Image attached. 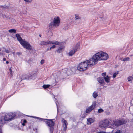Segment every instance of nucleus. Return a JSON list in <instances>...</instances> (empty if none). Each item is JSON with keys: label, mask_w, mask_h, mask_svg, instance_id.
I'll list each match as a JSON object with an SVG mask.
<instances>
[{"label": "nucleus", "mask_w": 133, "mask_h": 133, "mask_svg": "<svg viewBox=\"0 0 133 133\" xmlns=\"http://www.w3.org/2000/svg\"><path fill=\"white\" fill-rule=\"evenodd\" d=\"M97 81L101 84H102L104 83V80L103 77H99L97 78Z\"/></svg>", "instance_id": "dca6fc26"}, {"label": "nucleus", "mask_w": 133, "mask_h": 133, "mask_svg": "<svg viewBox=\"0 0 133 133\" xmlns=\"http://www.w3.org/2000/svg\"><path fill=\"white\" fill-rule=\"evenodd\" d=\"M55 44L56 45H58L60 44L59 42L57 41H50V44Z\"/></svg>", "instance_id": "6ab92c4d"}, {"label": "nucleus", "mask_w": 133, "mask_h": 133, "mask_svg": "<svg viewBox=\"0 0 133 133\" xmlns=\"http://www.w3.org/2000/svg\"><path fill=\"white\" fill-rule=\"evenodd\" d=\"M0 7L3 9H6L8 8V7L6 6H0Z\"/></svg>", "instance_id": "c85d7f7f"}, {"label": "nucleus", "mask_w": 133, "mask_h": 133, "mask_svg": "<svg viewBox=\"0 0 133 133\" xmlns=\"http://www.w3.org/2000/svg\"><path fill=\"white\" fill-rule=\"evenodd\" d=\"M60 21L58 17L54 18L53 22H51L49 24L50 28H52L55 26H58L59 25Z\"/></svg>", "instance_id": "20e7f679"}, {"label": "nucleus", "mask_w": 133, "mask_h": 133, "mask_svg": "<svg viewBox=\"0 0 133 133\" xmlns=\"http://www.w3.org/2000/svg\"><path fill=\"white\" fill-rule=\"evenodd\" d=\"M50 86V85L49 84H44L42 86V87L44 89H46V88H49Z\"/></svg>", "instance_id": "5701e85b"}, {"label": "nucleus", "mask_w": 133, "mask_h": 133, "mask_svg": "<svg viewBox=\"0 0 133 133\" xmlns=\"http://www.w3.org/2000/svg\"><path fill=\"white\" fill-rule=\"evenodd\" d=\"M106 75V73L105 72L102 73V75L104 77H105Z\"/></svg>", "instance_id": "473e14b6"}, {"label": "nucleus", "mask_w": 133, "mask_h": 133, "mask_svg": "<svg viewBox=\"0 0 133 133\" xmlns=\"http://www.w3.org/2000/svg\"><path fill=\"white\" fill-rule=\"evenodd\" d=\"M25 2L29 3H31L32 1V0H24Z\"/></svg>", "instance_id": "7c9ffc66"}, {"label": "nucleus", "mask_w": 133, "mask_h": 133, "mask_svg": "<svg viewBox=\"0 0 133 133\" xmlns=\"http://www.w3.org/2000/svg\"><path fill=\"white\" fill-rule=\"evenodd\" d=\"M16 36L17 37V40L21 44L24 41L22 39L20 35L16 34Z\"/></svg>", "instance_id": "f8f14e48"}, {"label": "nucleus", "mask_w": 133, "mask_h": 133, "mask_svg": "<svg viewBox=\"0 0 133 133\" xmlns=\"http://www.w3.org/2000/svg\"><path fill=\"white\" fill-rule=\"evenodd\" d=\"M3 124H1L0 123V131H2L1 128Z\"/></svg>", "instance_id": "f704fd0d"}, {"label": "nucleus", "mask_w": 133, "mask_h": 133, "mask_svg": "<svg viewBox=\"0 0 133 133\" xmlns=\"http://www.w3.org/2000/svg\"><path fill=\"white\" fill-rule=\"evenodd\" d=\"M21 79L22 80L24 79H31V78H30V77L28 78L27 77V75H24L22 76Z\"/></svg>", "instance_id": "412c9836"}, {"label": "nucleus", "mask_w": 133, "mask_h": 133, "mask_svg": "<svg viewBox=\"0 0 133 133\" xmlns=\"http://www.w3.org/2000/svg\"><path fill=\"white\" fill-rule=\"evenodd\" d=\"M105 121L107 126L114 127V120H112L111 119H105Z\"/></svg>", "instance_id": "9d476101"}, {"label": "nucleus", "mask_w": 133, "mask_h": 133, "mask_svg": "<svg viewBox=\"0 0 133 133\" xmlns=\"http://www.w3.org/2000/svg\"><path fill=\"white\" fill-rule=\"evenodd\" d=\"M0 133H2V131H0Z\"/></svg>", "instance_id": "6e6d98bb"}, {"label": "nucleus", "mask_w": 133, "mask_h": 133, "mask_svg": "<svg viewBox=\"0 0 133 133\" xmlns=\"http://www.w3.org/2000/svg\"><path fill=\"white\" fill-rule=\"evenodd\" d=\"M9 62L8 61H6V63L7 64H8L9 63Z\"/></svg>", "instance_id": "79ce46f5"}, {"label": "nucleus", "mask_w": 133, "mask_h": 133, "mask_svg": "<svg viewBox=\"0 0 133 133\" xmlns=\"http://www.w3.org/2000/svg\"><path fill=\"white\" fill-rule=\"evenodd\" d=\"M98 133H106L105 132L103 131H101L100 132H98Z\"/></svg>", "instance_id": "4c0bfd02"}, {"label": "nucleus", "mask_w": 133, "mask_h": 133, "mask_svg": "<svg viewBox=\"0 0 133 133\" xmlns=\"http://www.w3.org/2000/svg\"><path fill=\"white\" fill-rule=\"evenodd\" d=\"M3 14L1 12H0V16H2L3 15Z\"/></svg>", "instance_id": "37998d69"}, {"label": "nucleus", "mask_w": 133, "mask_h": 133, "mask_svg": "<svg viewBox=\"0 0 133 133\" xmlns=\"http://www.w3.org/2000/svg\"><path fill=\"white\" fill-rule=\"evenodd\" d=\"M33 117L37 118L39 121H43L45 122L49 128L50 133H53L55 124V123L52 121L53 119H43L36 117Z\"/></svg>", "instance_id": "f03ea898"}, {"label": "nucleus", "mask_w": 133, "mask_h": 133, "mask_svg": "<svg viewBox=\"0 0 133 133\" xmlns=\"http://www.w3.org/2000/svg\"><path fill=\"white\" fill-rule=\"evenodd\" d=\"M9 70H10V71H12L11 70V68Z\"/></svg>", "instance_id": "5fc2aeb1"}, {"label": "nucleus", "mask_w": 133, "mask_h": 133, "mask_svg": "<svg viewBox=\"0 0 133 133\" xmlns=\"http://www.w3.org/2000/svg\"><path fill=\"white\" fill-rule=\"evenodd\" d=\"M15 116V114L14 113L6 114L4 116H3L0 118V123L1 124H4L6 121L11 120Z\"/></svg>", "instance_id": "7ed1b4c3"}, {"label": "nucleus", "mask_w": 133, "mask_h": 133, "mask_svg": "<svg viewBox=\"0 0 133 133\" xmlns=\"http://www.w3.org/2000/svg\"><path fill=\"white\" fill-rule=\"evenodd\" d=\"M44 63V59H42L41 61V64H43Z\"/></svg>", "instance_id": "72a5a7b5"}, {"label": "nucleus", "mask_w": 133, "mask_h": 133, "mask_svg": "<svg viewBox=\"0 0 133 133\" xmlns=\"http://www.w3.org/2000/svg\"><path fill=\"white\" fill-rule=\"evenodd\" d=\"M49 32L50 34V36H51L52 35V32H51V31H49Z\"/></svg>", "instance_id": "e433bc0d"}, {"label": "nucleus", "mask_w": 133, "mask_h": 133, "mask_svg": "<svg viewBox=\"0 0 133 133\" xmlns=\"http://www.w3.org/2000/svg\"><path fill=\"white\" fill-rule=\"evenodd\" d=\"M132 79L133 77L131 76H129L128 78V81L130 82L131 83L132 82Z\"/></svg>", "instance_id": "a878e982"}, {"label": "nucleus", "mask_w": 133, "mask_h": 133, "mask_svg": "<svg viewBox=\"0 0 133 133\" xmlns=\"http://www.w3.org/2000/svg\"><path fill=\"white\" fill-rule=\"evenodd\" d=\"M122 131L121 130H118L116 131L115 133H122Z\"/></svg>", "instance_id": "2f4dec72"}, {"label": "nucleus", "mask_w": 133, "mask_h": 133, "mask_svg": "<svg viewBox=\"0 0 133 133\" xmlns=\"http://www.w3.org/2000/svg\"><path fill=\"white\" fill-rule=\"evenodd\" d=\"M64 48V46H60L57 50V52L58 53L61 52L62 51L63 49Z\"/></svg>", "instance_id": "aec40b11"}, {"label": "nucleus", "mask_w": 133, "mask_h": 133, "mask_svg": "<svg viewBox=\"0 0 133 133\" xmlns=\"http://www.w3.org/2000/svg\"><path fill=\"white\" fill-rule=\"evenodd\" d=\"M96 105V102H93L92 105L87 108L85 111L86 113H89L90 112L95 108Z\"/></svg>", "instance_id": "6e6552de"}, {"label": "nucleus", "mask_w": 133, "mask_h": 133, "mask_svg": "<svg viewBox=\"0 0 133 133\" xmlns=\"http://www.w3.org/2000/svg\"><path fill=\"white\" fill-rule=\"evenodd\" d=\"M94 121V119L93 118H89L87 119V123L88 124H90Z\"/></svg>", "instance_id": "2eb2a0df"}, {"label": "nucleus", "mask_w": 133, "mask_h": 133, "mask_svg": "<svg viewBox=\"0 0 133 133\" xmlns=\"http://www.w3.org/2000/svg\"><path fill=\"white\" fill-rule=\"evenodd\" d=\"M108 57V54L103 52H98L89 60L80 63L77 66V69L80 71L86 70L88 67L92 66L96 64L98 61L105 60Z\"/></svg>", "instance_id": "f257e3e1"}, {"label": "nucleus", "mask_w": 133, "mask_h": 133, "mask_svg": "<svg viewBox=\"0 0 133 133\" xmlns=\"http://www.w3.org/2000/svg\"><path fill=\"white\" fill-rule=\"evenodd\" d=\"M118 74V71H116L113 74V77L114 78H115L116 76V75Z\"/></svg>", "instance_id": "bb28decb"}, {"label": "nucleus", "mask_w": 133, "mask_h": 133, "mask_svg": "<svg viewBox=\"0 0 133 133\" xmlns=\"http://www.w3.org/2000/svg\"><path fill=\"white\" fill-rule=\"evenodd\" d=\"M17 54L18 55H19L21 54V53L20 52H17Z\"/></svg>", "instance_id": "49530a36"}, {"label": "nucleus", "mask_w": 133, "mask_h": 133, "mask_svg": "<svg viewBox=\"0 0 133 133\" xmlns=\"http://www.w3.org/2000/svg\"><path fill=\"white\" fill-rule=\"evenodd\" d=\"M33 130L34 131H36L37 130V129L36 128H35V129L34 128Z\"/></svg>", "instance_id": "a18cd8bd"}, {"label": "nucleus", "mask_w": 133, "mask_h": 133, "mask_svg": "<svg viewBox=\"0 0 133 133\" xmlns=\"http://www.w3.org/2000/svg\"><path fill=\"white\" fill-rule=\"evenodd\" d=\"M105 81L107 83H108L110 82V77H109L108 75H107L106 77H103Z\"/></svg>", "instance_id": "a211bd4d"}, {"label": "nucleus", "mask_w": 133, "mask_h": 133, "mask_svg": "<svg viewBox=\"0 0 133 133\" xmlns=\"http://www.w3.org/2000/svg\"><path fill=\"white\" fill-rule=\"evenodd\" d=\"M12 71H11L10 74L11 75H12Z\"/></svg>", "instance_id": "3c124183"}, {"label": "nucleus", "mask_w": 133, "mask_h": 133, "mask_svg": "<svg viewBox=\"0 0 133 133\" xmlns=\"http://www.w3.org/2000/svg\"><path fill=\"white\" fill-rule=\"evenodd\" d=\"M98 96L97 93L95 91L92 94V96L94 98H96Z\"/></svg>", "instance_id": "b1692460"}, {"label": "nucleus", "mask_w": 133, "mask_h": 133, "mask_svg": "<svg viewBox=\"0 0 133 133\" xmlns=\"http://www.w3.org/2000/svg\"><path fill=\"white\" fill-rule=\"evenodd\" d=\"M22 125H23V126H24L25 125V123H22Z\"/></svg>", "instance_id": "de8ad7c7"}, {"label": "nucleus", "mask_w": 133, "mask_h": 133, "mask_svg": "<svg viewBox=\"0 0 133 133\" xmlns=\"http://www.w3.org/2000/svg\"><path fill=\"white\" fill-rule=\"evenodd\" d=\"M23 47L29 50L32 49V47L30 44L28 42L24 41L21 44Z\"/></svg>", "instance_id": "0eeeda50"}, {"label": "nucleus", "mask_w": 133, "mask_h": 133, "mask_svg": "<svg viewBox=\"0 0 133 133\" xmlns=\"http://www.w3.org/2000/svg\"><path fill=\"white\" fill-rule=\"evenodd\" d=\"M6 58H3V61H6Z\"/></svg>", "instance_id": "a19ab883"}, {"label": "nucleus", "mask_w": 133, "mask_h": 133, "mask_svg": "<svg viewBox=\"0 0 133 133\" xmlns=\"http://www.w3.org/2000/svg\"><path fill=\"white\" fill-rule=\"evenodd\" d=\"M75 20L78 21L79 22L81 20V18L77 15H75Z\"/></svg>", "instance_id": "393cba45"}, {"label": "nucleus", "mask_w": 133, "mask_h": 133, "mask_svg": "<svg viewBox=\"0 0 133 133\" xmlns=\"http://www.w3.org/2000/svg\"><path fill=\"white\" fill-rule=\"evenodd\" d=\"M27 122V121H26V119H24L23 120V122L24 123H26Z\"/></svg>", "instance_id": "ea45409f"}, {"label": "nucleus", "mask_w": 133, "mask_h": 133, "mask_svg": "<svg viewBox=\"0 0 133 133\" xmlns=\"http://www.w3.org/2000/svg\"><path fill=\"white\" fill-rule=\"evenodd\" d=\"M39 44L41 45H45L50 44V41H41L39 43Z\"/></svg>", "instance_id": "4468645a"}, {"label": "nucleus", "mask_w": 133, "mask_h": 133, "mask_svg": "<svg viewBox=\"0 0 133 133\" xmlns=\"http://www.w3.org/2000/svg\"><path fill=\"white\" fill-rule=\"evenodd\" d=\"M114 127H117L125 124L126 123V121L123 118L114 120Z\"/></svg>", "instance_id": "39448f33"}, {"label": "nucleus", "mask_w": 133, "mask_h": 133, "mask_svg": "<svg viewBox=\"0 0 133 133\" xmlns=\"http://www.w3.org/2000/svg\"><path fill=\"white\" fill-rule=\"evenodd\" d=\"M98 111L99 113H100L103 112L104 110L100 108L98 109Z\"/></svg>", "instance_id": "c756f323"}, {"label": "nucleus", "mask_w": 133, "mask_h": 133, "mask_svg": "<svg viewBox=\"0 0 133 133\" xmlns=\"http://www.w3.org/2000/svg\"><path fill=\"white\" fill-rule=\"evenodd\" d=\"M99 126L102 128H103L107 127V125L105 123V120L103 121H101L99 123Z\"/></svg>", "instance_id": "9b49d317"}, {"label": "nucleus", "mask_w": 133, "mask_h": 133, "mask_svg": "<svg viewBox=\"0 0 133 133\" xmlns=\"http://www.w3.org/2000/svg\"><path fill=\"white\" fill-rule=\"evenodd\" d=\"M51 50V49H50V48H47V50L48 51V50Z\"/></svg>", "instance_id": "09e8293b"}, {"label": "nucleus", "mask_w": 133, "mask_h": 133, "mask_svg": "<svg viewBox=\"0 0 133 133\" xmlns=\"http://www.w3.org/2000/svg\"><path fill=\"white\" fill-rule=\"evenodd\" d=\"M39 36L41 37V34H39Z\"/></svg>", "instance_id": "603ef678"}, {"label": "nucleus", "mask_w": 133, "mask_h": 133, "mask_svg": "<svg viewBox=\"0 0 133 133\" xmlns=\"http://www.w3.org/2000/svg\"><path fill=\"white\" fill-rule=\"evenodd\" d=\"M80 48L79 44L77 43L73 49L69 53V55L70 56H72Z\"/></svg>", "instance_id": "423d86ee"}, {"label": "nucleus", "mask_w": 133, "mask_h": 133, "mask_svg": "<svg viewBox=\"0 0 133 133\" xmlns=\"http://www.w3.org/2000/svg\"><path fill=\"white\" fill-rule=\"evenodd\" d=\"M61 122L63 126V130L65 131L67 129V126L68 125V123L67 121L65 120L64 119L62 118Z\"/></svg>", "instance_id": "1a4fd4ad"}, {"label": "nucleus", "mask_w": 133, "mask_h": 133, "mask_svg": "<svg viewBox=\"0 0 133 133\" xmlns=\"http://www.w3.org/2000/svg\"><path fill=\"white\" fill-rule=\"evenodd\" d=\"M10 18V17H8V18Z\"/></svg>", "instance_id": "4d7b16f0"}, {"label": "nucleus", "mask_w": 133, "mask_h": 133, "mask_svg": "<svg viewBox=\"0 0 133 133\" xmlns=\"http://www.w3.org/2000/svg\"><path fill=\"white\" fill-rule=\"evenodd\" d=\"M9 32L10 33H16V30L14 29H11L9 30Z\"/></svg>", "instance_id": "4be33fe9"}, {"label": "nucleus", "mask_w": 133, "mask_h": 133, "mask_svg": "<svg viewBox=\"0 0 133 133\" xmlns=\"http://www.w3.org/2000/svg\"><path fill=\"white\" fill-rule=\"evenodd\" d=\"M6 52H7V53H9V52L8 51H6Z\"/></svg>", "instance_id": "864d4df0"}, {"label": "nucleus", "mask_w": 133, "mask_h": 133, "mask_svg": "<svg viewBox=\"0 0 133 133\" xmlns=\"http://www.w3.org/2000/svg\"><path fill=\"white\" fill-rule=\"evenodd\" d=\"M56 105H57V111H58V106H57V102H56Z\"/></svg>", "instance_id": "c03bdc74"}, {"label": "nucleus", "mask_w": 133, "mask_h": 133, "mask_svg": "<svg viewBox=\"0 0 133 133\" xmlns=\"http://www.w3.org/2000/svg\"><path fill=\"white\" fill-rule=\"evenodd\" d=\"M2 16L4 18L5 17H6V16L5 15H4V14H3V15H2Z\"/></svg>", "instance_id": "58836bf2"}, {"label": "nucleus", "mask_w": 133, "mask_h": 133, "mask_svg": "<svg viewBox=\"0 0 133 133\" xmlns=\"http://www.w3.org/2000/svg\"><path fill=\"white\" fill-rule=\"evenodd\" d=\"M56 47V46L55 45H53L50 48V49H53L55 48Z\"/></svg>", "instance_id": "c9c22d12"}, {"label": "nucleus", "mask_w": 133, "mask_h": 133, "mask_svg": "<svg viewBox=\"0 0 133 133\" xmlns=\"http://www.w3.org/2000/svg\"><path fill=\"white\" fill-rule=\"evenodd\" d=\"M63 42H62V43H61L60 44V45H62V43H63Z\"/></svg>", "instance_id": "8fccbe9b"}, {"label": "nucleus", "mask_w": 133, "mask_h": 133, "mask_svg": "<svg viewBox=\"0 0 133 133\" xmlns=\"http://www.w3.org/2000/svg\"><path fill=\"white\" fill-rule=\"evenodd\" d=\"M62 71L65 74L66 76H68L70 74L69 73L70 71H69L67 68H65L62 70Z\"/></svg>", "instance_id": "f3484780"}, {"label": "nucleus", "mask_w": 133, "mask_h": 133, "mask_svg": "<svg viewBox=\"0 0 133 133\" xmlns=\"http://www.w3.org/2000/svg\"><path fill=\"white\" fill-rule=\"evenodd\" d=\"M130 59V58L129 57H127L125 58H124L122 60L123 61H129Z\"/></svg>", "instance_id": "cd10ccee"}, {"label": "nucleus", "mask_w": 133, "mask_h": 133, "mask_svg": "<svg viewBox=\"0 0 133 133\" xmlns=\"http://www.w3.org/2000/svg\"><path fill=\"white\" fill-rule=\"evenodd\" d=\"M10 126L12 127L15 130H21V129L18 125H16L12 124L10 125Z\"/></svg>", "instance_id": "ddd939ff"}]
</instances>
